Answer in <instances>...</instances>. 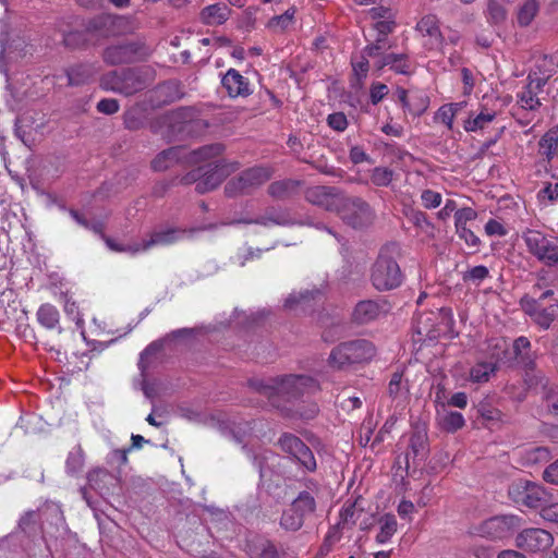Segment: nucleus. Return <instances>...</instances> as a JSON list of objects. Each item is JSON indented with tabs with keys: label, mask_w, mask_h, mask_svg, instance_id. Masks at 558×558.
<instances>
[{
	"label": "nucleus",
	"mask_w": 558,
	"mask_h": 558,
	"mask_svg": "<svg viewBox=\"0 0 558 558\" xmlns=\"http://www.w3.org/2000/svg\"><path fill=\"white\" fill-rule=\"evenodd\" d=\"M518 97L522 108L524 109L535 110L541 106L539 99L530 87H526L523 92H521Z\"/></svg>",
	"instance_id": "nucleus-58"
},
{
	"label": "nucleus",
	"mask_w": 558,
	"mask_h": 558,
	"mask_svg": "<svg viewBox=\"0 0 558 558\" xmlns=\"http://www.w3.org/2000/svg\"><path fill=\"white\" fill-rule=\"evenodd\" d=\"M375 354L376 348L371 341L356 339L333 348L328 361L332 367L342 368L350 364L368 362Z\"/></svg>",
	"instance_id": "nucleus-3"
},
{
	"label": "nucleus",
	"mask_w": 558,
	"mask_h": 558,
	"mask_svg": "<svg viewBox=\"0 0 558 558\" xmlns=\"http://www.w3.org/2000/svg\"><path fill=\"white\" fill-rule=\"evenodd\" d=\"M527 252L547 267L558 266V244L553 238L535 229H525L521 235Z\"/></svg>",
	"instance_id": "nucleus-6"
},
{
	"label": "nucleus",
	"mask_w": 558,
	"mask_h": 558,
	"mask_svg": "<svg viewBox=\"0 0 558 558\" xmlns=\"http://www.w3.org/2000/svg\"><path fill=\"white\" fill-rule=\"evenodd\" d=\"M555 317L556 314L553 305L546 308L541 307L536 313L534 322L543 329H548L551 323L555 320Z\"/></svg>",
	"instance_id": "nucleus-57"
},
{
	"label": "nucleus",
	"mask_w": 558,
	"mask_h": 558,
	"mask_svg": "<svg viewBox=\"0 0 558 558\" xmlns=\"http://www.w3.org/2000/svg\"><path fill=\"white\" fill-rule=\"evenodd\" d=\"M36 316L38 323L43 327L47 329H54L58 327L59 333L62 332V328L59 326L60 314L56 306L45 303L39 306Z\"/></svg>",
	"instance_id": "nucleus-33"
},
{
	"label": "nucleus",
	"mask_w": 558,
	"mask_h": 558,
	"mask_svg": "<svg viewBox=\"0 0 558 558\" xmlns=\"http://www.w3.org/2000/svg\"><path fill=\"white\" fill-rule=\"evenodd\" d=\"M340 538H341L340 530L337 526H332L326 534L317 555L319 557L327 556L332 550L333 545L336 543H338L340 541Z\"/></svg>",
	"instance_id": "nucleus-49"
},
{
	"label": "nucleus",
	"mask_w": 558,
	"mask_h": 558,
	"mask_svg": "<svg viewBox=\"0 0 558 558\" xmlns=\"http://www.w3.org/2000/svg\"><path fill=\"white\" fill-rule=\"evenodd\" d=\"M201 229H179V228H168L161 230H155L150 233L148 240H143L142 250L148 251L153 246L156 245H170L179 240H181L185 234H193Z\"/></svg>",
	"instance_id": "nucleus-21"
},
{
	"label": "nucleus",
	"mask_w": 558,
	"mask_h": 558,
	"mask_svg": "<svg viewBox=\"0 0 558 558\" xmlns=\"http://www.w3.org/2000/svg\"><path fill=\"white\" fill-rule=\"evenodd\" d=\"M387 49V38L377 37L375 43L367 45L363 49V53L372 59L378 60L384 53L383 51Z\"/></svg>",
	"instance_id": "nucleus-53"
},
{
	"label": "nucleus",
	"mask_w": 558,
	"mask_h": 558,
	"mask_svg": "<svg viewBox=\"0 0 558 558\" xmlns=\"http://www.w3.org/2000/svg\"><path fill=\"white\" fill-rule=\"evenodd\" d=\"M398 253L397 243H388L380 248L369 270V281L375 290L386 292L402 284L404 276L396 260Z\"/></svg>",
	"instance_id": "nucleus-2"
},
{
	"label": "nucleus",
	"mask_w": 558,
	"mask_h": 558,
	"mask_svg": "<svg viewBox=\"0 0 558 558\" xmlns=\"http://www.w3.org/2000/svg\"><path fill=\"white\" fill-rule=\"evenodd\" d=\"M458 105L450 104L440 107L437 111L436 118L446 124L449 129L452 128L453 118Z\"/></svg>",
	"instance_id": "nucleus-61"
},
{
	"label": "nucleus",
	"mask_w": 558,
	"mask_h": 558,
	"mask_svg": "<svg viewBox=\"0 0 558 558\" xmlns=\"http://www.w3.org/2000/svg\"><path fill=\"white\" fill-rule=\"evenodd\" d=\"M130 25V20L122 15L99 14L89 19L84 25L86 34L99 37H114L123 34Z\"/></svg>",
	"instance_id": "nucleus-14"
},
{
	"label": "nucleus",
	"mask_w": 558,
	"mask_h": 558,
	"mask_svg": "<svg viewBox=\"0 0 558 558\" xmlns=\"http://www.w3.org/2000/svg\"><path fill=\"white\" fill-rule=\"evenodd\" d=\"M294 511L299 512L303 518L313 514L316 510L315 497L308 490H302L292 501L291 506Z\"/></svg>",
	"instance_id": "nucleus-36"
},
{
	"label": "nucleus",
	"mask_w": 558,
	"mask_h": 558,
	"mask_svg": "<svg viewBox=\"0 0 558 558\" xmlns=\"http://www.w3.org/2000/svg\"><path fill=\"white\" fill-rule=\"evenodd\" d=\"M272 173L274 170L270 167L258 166L246 169L227 182L225 193L229 197L252 194L270 180Z\"/></svg>",
	"instance_id": "nucleus-7"
},
{
	"label": "nucleus",
	"mask_w": 558,
	"mask_h": 558,
	"mask_svg": "<svg viewBox=\"0 0 558 558\" xmlns=\"http://www.w3.org/2000/svg\"><path fill=\"white\" fill-rule=\"evenodd\" d=\"M489 276L488 268L483 265L475 266L466 271L463 276L464 281H473L480 283Z\"/></svg>",
	"instance_id": "nucleus-59"
},
{
	"label": "nucleus",
	"mask_w": 558,
	"mask_h": 558,
	"mask_svg": "<svg viewBox=\"0 0 558 558\" xmlns=\"http://www.w3.org/2000/svg\"><path fill=\"white\" fill-rule=\"evenodd\" d=\"M247 385L254 391L266 397L274 407H279L280 400H296L319 390V384L313 377L292 374L267 379L252 378Z\"/></svg>",
	"instance_id": "nucleus-1"
},
{
	"label": "nucleus",
	"mask_w": 558,
	"mask_h": 558,
	"mask_svg": "<svg viewBox=\"0 0 558 558\" xmlns=\"http://www.w3.org/2000/svg\"><path fill=\"white\" fill-rule=\"evenodd\" d=\"M303 182L294 179H284L270 183L268 194L276 199H287L296 195L302 187Z\"/></svg>",
	"instance_id": "nucleus-27"
},
{
	"label": "nucleus",
	"mask_w": 558,
	"mask_h": 558,
	"mask_svg": "<svg viewBox=\"0 0 558 558\" xmlns=\"http://www.w3.org/2000/svg\"><path fill=\"white\" fill-rule=\"evenodd\" d=\"M497 362L510 368H520L526 372L533 371L536 363L531 341L523 336L517 338L511 349L502 350L501 354L497 357Z\"/></svg>",
	"instance_id": "nucleus-11"
},
{
	"label": "nucleus",
	"mask_w": 558,
	"mask_h": 558,
	"mask_svg": "<svg viewBox=\"0 0 558 558\" xmlns=\"http://www.w3.org/2000/svg\"><path fill=\"white\" fill-rule=\"evenodd\" d=\"M84 466V452L80 446L70 451L65 468L66 472L71 475H75L82 471Z\"/></svg>",
	"instance_id": "nucleus-43"
},
{
	"label": "nucleus",
	"mask_w": 558,
	"mask_h": 558,
	"mask_svg": "<svg viewBox=\"0 0 558 558\" xmlns=\"http://www.w3.org/2000/svg\"><path fill=\"white\" fill-rule=\"evenodd\" d=\"M344 194L335 186L315 185L304 192L305 199L327 211H338Z\"/></svg>",
	"instance_id": "nucleus-17"
},
{
	"label": "nucleus",
	"mask_w": 558,
	"mask_h": 558,
	"mask_svg": "<svg viewBox=\"0 0 558 558\" xmlns=\"http://www.w3.org/2000/svg\"><path fill=\"white\" fill-rule=\"evenodd\" d=\"M496 371L497 363L478 362L471 368L470 378L474 383H486Z\"/></svg>",
	"instance_id": "nucleus-40"
},
{
	"label": "nucleus",
	"mask_w": 558,
	"mask_h": 558,
	"mask_svg": "<svg viewBox=\"0 0 558 558\" xmlns=\"http://www.w3.org/2000/svg\"><path fill=\"white\" fill-rule=\"evenodd\" d=\"M17 530L31 539L44 533L39 509L24 512L17 522Z\"/></svg>",
	"instance_id": "nucleus-24"
},
{
	"label": "nucleus",
	"mask_w": 558,
	"mask_h": 558,
	"mask_svg": "<svg viewBox=\"0 0 558 558\" xmlns=\"http://www.w3.org/2000/svg\"><path fill=\"white\" fill-rule=\"evenodd\" d=\"M16 312L17 306L14 303L10 304L9 300L5 302V294L3 293L0 298V328L14 320Z\"/></svg>",
	"instance_id": "nucleus-46"
},
{
	"label": "nucleus",
	"mask_w": 558,
	"mask_h": 558,
	"mask_svg": "<svg viewBox=\"0 0 558 558\" xmlns=\"http://www.w3.org/2000/svg\"><path fill=\"white\" fill-rule=\"evenodd\" d=\"M223 145L216 143L205 145L198 149L190 153V160H185L187 163L205 162L213 157L219 156L223 151Z\"/></svg>",
	"instance_id": "nucleus-37"
},
{
	"label": "nucleus",
	"mask_w": 558,
	"mask_h": 558,
	"mask_svg": "<svg viewBox=\"0 0 558 558\" xmlns=\"http://www.w3.org/2000/svg\"><path fill=\"white\" fill-rule=\"evenodd\" d=\"M410 101L411 102H410V107H409L408 111L410 113H412L413 116H417V117L423 114L429 105L428 97L418 92L411 94Z\"/></svg>",
	"instance_id": "nucleus-48"
},
{
	"label": "nucleus",
	"mask_w": 558,
	"mask_h": 558,
	"mask_svg": "<svg viewBox=\"0 0 558 558\" xmlns=\"http://www.w3.org/2000/svg\"><path fill=\"white\" fill-rule=\"evenodd\" d=\"M538 11L536 0H526L518 12V23L521 26H527L535 17Z\"/></svg>",
	"instance_id": "nucleus-44"
},
{
	"label": "nucleus",
	"mask_w": 558,
	"mask_h": 558,
	"mask_svg": "<svg viewBox=\"0 0 558 558\" xmlns=\"http://www.w3.org/2000/svg\"><path fill=\"white\" fill-rule=\"evenodd\" d=\"M428 438L424 429H416L410 436L409 452L407 453V465L409 460H424L428 452Z\"/></svg>",
	"instance_id": "nucleus-26"
},
{
	"label": "nucleus",
	"mask_w": 558,
	"mask_h": 558,
	"mask_svg": "<svg viewBox=\"0 0 558 558\" xmlns=\"http://www.w3.org/2000/svg\"><path fill=\"white\" fill-rule=\"evenodd\" d=\"M239 167V162H228L223 159L203 163L202 179L195 186L196 192L204 194L215 190L226 177L236 171Z\"/></svg>",
	"instance_id": "nucleus-13"
},
{
	"label": "nucleus",
	"mask_w": 558,
	"mask_h": 558,
	"mask_svg": "<svg viewBox=\"0 0 558 558\" xmlns=\"http://www.w3.org/2000/svg\"><path fill=\"white\" fill-rule=\"evenodd\" d=\"M495 118V111L483 109L478 113H471L464 121L463 128L466 132L484 130L492 121H494Z\"/></svg>",
	"instance_id": "nucleus-34"
},
{
	"label": "nucleus",
	"mask_w": 558,
	"mask_h": 558,
	"mask_svg": "<svg viewBox=\"0 0 558 558\" xmlns=\"http://www.w3.org/2000/svg\"><path fill=\"white\" fill-rule=\"evenodd\" d=\"M277 446L304 470L308 472L316 470L317 463L311 448L294 434L283 433Z\"/></svg>",
	"instance_id": "nucleus-12"
},
{
	"label": "nucleus",
	"mask_w": 558,
	"mask_h": 558,
	"mask_svg": "<svg viewBox=\"0 0 558 558\" xmlns=\"http://www.w3.org/2000/svg\"><path fill=\"white\" fill-rule=\"evenodd\" d=\"M123 123L125 129L130 131H137L143 128L144 120L142 111L138 108H131L124 112Z\"/></svg>",
	"instance_id": "nucleus-47"
},
{
	"label": "nucleus",
	"mask_w": 558,
	"mask_h": 558,
	"mask_svg": "<svg viewBox=\"0 0 558 558\" xmlns=\"http://www.w3.org/2000/svg\"><path fill=\"white\" fill-rule=\"evenodd\" d=\"M162 342L154 341L141 353L138 368L144 373L148 368V360L162 350Z\"/></svg>",
	"instance_id": "nucleus-52"
},
{
	"label": "nucleus",
	"mask_w": 558,
	"mask_h": 558,
	"mask_svg": "<svg viewBox=\"0 0 558 558\" xmlns=\"http://www.w3.org/2000/svg\"><path fill=\"white\" fill-rule=\"evenodd\" d=\"M541 154L550 161L558 154V130H549L538 142Z\"/></svg>",
	"instance_id": "nucleus-38"
},
{
	"label": "nucleus",
	"mask_w": 558,
	"mask_h": 558,
	"mask_svg": "<svg viewBox=\"0 0 558 558\" xmlns=\"http://www.w3.org/2000/svg\"><path fill=\"white\" fill-rule=\"evenodd\" d=\"M337 215L347 226L355 230H363L371 227L376 213L371 205L357 196H343Z\"/></svg>",
	"instance_id": "nucleus-4"
},
{
	"label": "nucleus",
	"mask_w": 558,
	"mask_h": 558,
	"mask_svg": "<svg viewBox=\"0 0 558 558\" xmlns=\"http://www.w3.org/2000/svg\"><path fill=\"white\" fill-rule=\"evenodd\" d=\"M150 49L140 40H124L110 45L102 51V60L109 65L140 61L148 57Z\"/></svg>",
	"instance_id": "nucleus-8"
},
{
	"label": "nucleus",
	"mask_w": 558,
	"mask_h": 558,
	"mask_svg": "<svg viewBox=\"0 0 558 558\" xmlns=\"http://www.w3.org/2000/svg\"><path fill=\"white\" fill-rule=\"evenodd\" d=\"M247 554L251 558H280L276 545L265 538H254L247 543Z\"/></svg>",
	"instance_id": "nucleus-30"
},
{
	"label": "nucleus",
	"mask_w": 558,
	"mask_h": 558,
	"mask_svg": "<svg viewBox=\"0 0 558 558\" xmlns=\"http://www.w3.org/2000/svg\"><path fill=\"white\" fill-rule=\"evenodd\" d=\"M464 417L460 412L449 411L441 417V426L445 430L453 433L464 426Z\"/></svg>",
	"instance_id": "nucleus-45"
},
{
	"label": "nucleus",
	"mask_w": 558,
	"mask_h": 558,
	"mask_svg": "<svg viewBox=\"0 0 558 558\" xmlns=\"http://www.w3.org/2000/svg\"><path fill=\"white\" fill-rule=\"evenodd\" d=\"M477 214L471 207H464L459 209L454 214V225L456 229L460 227H466L469 221H472L476 218Z\"/></svg>",
	"instance_id": "nucleus-62"
},
{
	"label": "nucleus",
	"mask_w": 558,
	"mask_h": 558,
	"mask_svg": "<svg viewBox=\"0 0 558 558\" xmlns=\"http://www.w3.org/2000/svg\"><path fill=\"white\" fill-rule=\"evenodd\" d=\"M295 12L296 9L291 7L284 13L271 17L267 26L274 31H284L292 25Z\"/></svg>",
	"instance_id": "nucleus-42"
},
{
	"label": "nucleus",
	"mask_w": 558,
	"mask_h": 558,
	"mask_svg": "<svg viewBox=\"0 0 558 558\" xmlns=\"http://www.w3.org/2000/svg\"><path fill=\"white\" fill-rule=\"evenodd\" d=\"M380 525L379 532L376 535V542L378 544L388 543L398 530V522L393 514L385 513L378 520Z\"/></svg>",
	"instance_id": "nucleus-35"
},
{
	"label": "nucleus",
	"mask_w": 558,
	"mask_h": 558,
	"mask_svg": "<svg viewBox=\"0 0 558 558\" xmlns=\"http://www.w3.org/2000/svg\"><path fill=\"white\" fill-rule=\"evenodd\" d=\"M185 157V148L181 146L170 147L159 153L151 161L155 171H165L173 165L181 162Z\"/></svg>",
	"instance_id": "nucleus-28"
},
{
	"label": "nucleus",
	"mask_w": 558,
	"mask_h": 558,
	"mask_svg": "<svg viewBox=\"0 0 558 558\" xmlns=\"http://www.w3.org/2000/svg\"><path fill=\"white\" fill-rule=\"evenodd\" d=\"M248 223H256L268 227L270 225L289 227V226H312L313 222L310 218L298 220L292 217L291 211L287 208L269 207L265 213L254 220L247 221Z\"/></svg>",
	"instance_id": "nucleus-19"
},
{
	"label": "nucleus",
	"mask_w": 558,
	"mask_h": 558,
	"mask_svg": "<svg viewBox=\"0 0 558 558\" xmlns=\"http://www.w3.org/2000/svg\"><path fill=\"white\" fill-rule=\"evenodd\" d=\"M323 300L324 295L319 289L304 290L291 293L286 300L284 307L296 313L312 314Z\"/></svg>",
	"instance_id": "nucleus-20"
},
{
	"label": "nucleus",
	"mask_w": 558,
	"mask_h": 558,
	"mask_svg": "<svg viewBox=\"0 0 558 558\" xmlns=\"http://www.w3.org/2000/svg\"><path fill=\"white\" fill-rule=\"evenodd\" d=\"M422 204L425 208H437L441 204L442 196L433 190H424L421 194Z\"/></svg>",
	"instance_id": "nucleus-60"
},
{
	"label": "nucleus",
	"mask_w": 558,
	"mask_h": 558,
	"mask_svg": "<svg viewBox=\"0 0 558 558\" xmlns=\"http://www.w3.org/2000/svg\"><path fill=\"white\" fill-rule=\"evenodd\" d=\"M522 466L532 468L547 463L550 459V452L546 447H530L518 452Z\"/></svg>",
	"instance_id": "nucleus-31"
},
{
	"label": "nucleus",
	"mask_w": 558,
	"mask_h": 558,
	"mask_svg": "<svg viewBox=\"0 0 558 558\" xmlns=\"http://www.w3.org/2000/svg\"><path fill=\"white\" fill-rule=\"evenodd\" d=\"M388 393L393 400L405 401L409 395L408 384L403 381L401 373H393L388 384Z\"/></svg>",
	"instance_id": "nucleus-39"
},
{
	"label": "nucleus",
	"mask_w": 558,
	"mask_h": 558,
	"mask_svg": "<svg viewBox=\"0 0 558 558\" xmlns=\"http://www.w3.org/2000/svg\"><path fill=\"white\" fill-rule=\"evenodd\" d=\"M106 245L113 252L135 255L142 252V243L122 244L111 238H105Z\"/></svg>",
	"instance_id": "nucleus-50"
},
{
	"label": "nucleus",
	"mask_w": 558,
	"mask_h": 558,
	"mask_svg": "<svg viewBox=\"0 0 558 558\" xmlns=\"http://www.w3.org/2000/svg\"><path fill=\"white\" fill-rule=\"evenodd\" d=\"M263 253V250L260 248H252L247 247L245 250L239 251L235 256L233 257L234 264H238L241 267H244L247 262L260 258V255Z\"/></svg>",
	"instance_id": "nucleus-55"
},
{
	"label": "nucleus",
	"mask_w": 558,
	"mask_h": 558,
	"mask_svg": "<svg viewBox=\"0 0 558 558\" xmlns=\"http://www.w3.org/2000/svg\"><path fill=\"white\" fill-rule=\"evenodd\" d=\"M543 401L550 414L558 415V386L545 387Z\"/></svg>",
	"instance_id": "nucleus-51"
},
{
	"label": "nucleus",
	"mask_w": 558,
	"mask_h": 558,
	"mask_svg": "<svg viewBox=\"0 0 558 558\" xmlns=\"http://www.w3.org/2000/svg\"><path fill=\"white\" fill-rule=\"evenodd\" d=\"M231 15V9L225 3H214L202 9L199 20L208 26L222 25Z\"/></svg>",
	"instance_id": "nucleus-25"
},
{
	"label": "nucleus",
	"mask_w": 558,
	"mask_h": 558,
	"mask_svg": "<svg viewBox=\"0 0 558 558\" xmlns=\"http://www.w3.org/2000/svg\"><path fill=\"white\" fill-rule=\"evenodd\" d=\"M101 86L105 89L130 96L144 89L146 81L138 69H123L105 75L101 78Z\"/></svg>",
	"instance_id": "nucleus-9"
},
{
	"label": "nucleus",
	"mask_w": 558,
	"mask_h": 558,
	"mask_svg": "<svg viewBox=\"0 0 558 558\" xmlns=\"http://www.w3.org/2000/svg\"><path fill=\"white\" fill-rule=\"evenodd\" d=\"M356 524L362 531H368L374 525V515L366 513L365 499L362 496L344 501L335 526L339 530H352Z\"/></svg>",
	"instance_id": "nucleus-10"
},
{
	"label": "nucleus",
	"mask_w": 558,
	"mask_h": 558,
	"mask_svg": "<svg viewBox=\"0 0 558 558\" xmlns=\"http://www.w3.org/2000/svg\"><path fill=\"white\" fill-rule=\"evenodd\" d=\"M521 526V519L513 514L492 517L475 527V533L488 539H502Z\"/></svg>",
	"instance_id": "nucleus-15"
},
{
	"label": "nucleus",
	"mask_w": 558,
	"mask_h": 558,
	"mask_svg": "<svg viewBox=\"0 0 558 558\" xmlns=\"http://www.w3.org/2000/svg\"><path fill=\"white\" fill-rule=\"evenodd\" d=\"M416 29L423 35L429 37L430 47L441 44L442 36L439 29V22L436 15L427 14L423 16L416 25Z\"/></svg>",
	"instance_id": "nucleus-29"
},
{
	"label": "nucleus",
	"mask_w": 558,
	"mask_h": 558,
	"mask_svg": "<svg viewBox=\"0 0 558 558\" xmlns=\"http://www.w3.org/2000/svg\"><path fill=\"white\" fill-rule=\"evenodd\" d=\"M393 171L388 168L377 167L373 170L372 182L377 186H387L392 181Z\"/></svg>",
	"instance_id": "nucleus-56"
},
{
	"label": "nucleus",
	"mask_w": 558,
	"mask_h": 558,
	"mask_svg": "<svg viewBox=\"0 0 558 558\" xmlns=\"http://www.w3.org/2000/svg\"><path fill=\"white\" fill-rule=\"evenodd\" d=\"M510 497L517 502L529 508H542L544 517L547 518L549 507L555 505L553 495L542 485L520 480L509 487Z\"/></svg>",
	"instance_id": "nucleus-5"
},
{
	"label": "nucleus",
	"mask_w": 558,
	"mask_h": 558,
	"mask_svg": "<svg viewBox=\"0 0 558 558\" xmlns=\"http://www.w3.org/2000/svg\"><path fill=\"white\" fill-rule=\"evenodd\" d=\"M304 519L299 512L294 511L292 507L284 510L281 519L280 525L288 531H298L302 527L304 523Z\"/></svg>",
	"instance_id": "nucleus-41"
},
{
	"label": "nucleus",
	"mask_w": 558,
	"mask_h": 558,
	"mask_svg": "<svg viewBox=\"0 0 558 558\" xmlns=\"http://www.w3.org/2000/svg\"><path fill=\"white\" fill-rule=\"evenodd\" d=\"M487 19L493 24H499L506 19L505 8L497 1L492 0L487 4Z\"/></svg>",
	"instance_id": "nucleus-54"
},
{
	"label": "nucleus",
	"mask_w": 558,
	"mask_h": 558,
	"mask_svg": "<svg viewBox=\"0 0 558 558\" xmlns=\"http://www.w3.org/2000/svg\"><path fill=\"white\" fill-rule=\"evenodd\" d=\"M97 73L96 68L88 63H78L64 70L68 86H83L93 82Z\"/></svg>",
	"instance_id": "nucleus-23"
},
{
	"label": "nucleus",
	"mask_w": 558,
	"mask_h": 558,
	"mask_svg": "<svg viewBox=\"0 0 558 558\" xmlns=\"http://www.w3.org/2000/svg\"><path fill=\"white\" fill-rule=\"evenodd\" d=\"M221 85L231 98L247 97L252 94L248 80L235 69H229L223 74Z\"/></svg>",
	"instance_id": "nucleus-22"
},
{
	"label": "nucleus",
	"mask_w": 558,
	"mask_h": 558,
	"mask_svg": "<svg viewBox=\"0 0 558 558\" xmlns=\"http://www.w3.org/2000/svg\"><path fill=\"white\" fill-rule=\"evenodd\" d=\"M38 509L44 527L45 524H48L59 529L64 524V515L60 505L52 501H46Z\"/></svg>",
	"instance_id": "nucleus-32"
},
{
	"label": "nucleus",
	"mask_w": 558,
	"mask_h": 558,
	"mask_svg": "<svg viewBox=\"0 0 558 558\" xmlns=\"http://www.w3.org/2000/svg\"><path fill=\"white\" fill-rule=\"evenodd\" d=\"M328 125L338 132H343L348 128V120L344 113L335 112L327 118Z\"/></svg>",
	"instance_id": "nucleus-64"
},
{
	"label": "nucleus",
	"mask_w": 558,
	"mask_h": 558,
	"mask_svg": "<svg viewBox=\"0 0 558 558\" xmlns=\"http://www.w3.org/2000/svg\"><path fill=\"white\" fill-rule=\"evenodd\" d=\"M390 310L391 305L386 299L363 300L354 306L352 319L357 325H366L386 316Z\"/></svg>",
	"instance_id": "nucleus-18"
},
{
	"label": "nucleus",
	"mask_w": 558,
	"mask_h": 558,
	"mask_svg": "<svg viewBox=\"0 0 558 558\" xmlns=\"http://www.w3.org/2000/svg\"><path fill=\"white\" fill-rule=\"evenodd\" d=\"M553 543V535L538 527L524 529L515 537V546L531 554L543 553L550 548Z\"/></svg>",
	"instance_id": "nucleus-16"
},
{
	"label": "nucleus",
	"mask_w": 558,
	"mask_h": 558,
	"mask_svg": "<svg viewBox=\"0 0 558 558\" xmlns=\"http://www.w3.org/2000/svg\"><path fill=\"white\" fill-rule=\"evenodd\" d=\"M62 41L69 48H76L86 41V35L78 31L69 32L63 34Z\"/></svg>",
	"instance_id": "nucleus-63"
}]
</instances>
